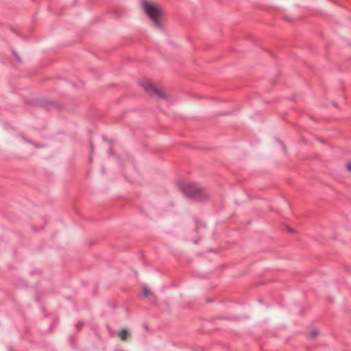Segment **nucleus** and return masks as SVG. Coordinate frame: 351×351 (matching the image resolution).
Masks as SVG:
<instances>
[{
    "instance_id": "1a4fd4ad",
    "label": "nucleus",
    "mask_w": 351,
    "mask_h": 351,
    "mask_svg": "<svg viewBox=\"0 0 351 351\" xmlns=\"http://www.w3.org/2000/svg\"><path fill=\"white\" fill-rule=\"evenodd\" d=\"M287 230H288V231H289V232H293V229H291V228H287Z\"/></svg>"
},
{
    "instance_id": "0eeeda50",
    "label": "nucleus",
    "mask_w": 351,
    "mask_h": 351,
    "mask_svg": "<svg viewBox=\"0 0 351 351\" xmlns=\"http://www.w3.org/2000/svg\"><path fill=\"white\" fill-rule=\"evenodd\" d=\"M347 168H348V171H351V163L350 162L347 163Z\"/></svg>"
},
{
    "instance_id": "f257e3e1",
    "label": "nucleus",
    "mask_w": 351,
    "mask_h": 351,
    "mask_svg": "<svg viewBox=\"0 0 351 351\" xmlns=\"http://www.w3.org/2000/svg\"><path fill=\"white\" fill-rule=\"evenodd\" d=\"M180 190L186 197L196 201H204L208 198L206 191L195 183L182 184Z\"/></svg>"
},
{
    "instance_id": "423d86ee",
    "label": "nucleus",
    "mask_w": 351,
    "mask_h": 351,
    "mask_svg": "<svg viewBox=\"0 0 351 351\" xmlns=\"http://www.w3.org/2000/svg\"><path fill=\"white\" fill-rule=\"evenodd\" d=\"M317 333H318L317 330H314L312 332H311L310 336L311 337H315L317 335Z\"/></svg>"
},
{
    "instance_id": "f03ea898",
    "label": "nucleus",
    "mask_w": 351,
    "mask_h": 351,
    "mask_svg": "<svg viewBox=\"0 0 351 351\" xmlns=\"http://www.w3.org/2000/svg\"><path fill=\"white\" fill-rule=\"evenodd\" d=\"M143 7L147 15L153 21L154 25L158 28H161L160 16L161 12L159 7L153 5L147 1L143 2Z\"/></svg>"
},
{
    "instance_id": "20e7f679",
    "label": "nucleus",
    "mask_w": 351,
    "mask_h": 351,
    "mask_svg": "<svg viewBox=\"0 0 351 351\" xmlns=\"http://www.w3.org/2000/svg\"><path fill=\"white\" fill-rule=\"evenodd\" d=\"M118 336L123 341H125L128 338V331L125 329H122L118 332Z\"/></svg>"
},
{
    "instance_id": "9d476101",
    "label": "nucleus",
    "mask_w": 351,
    "mask_h": 351,
    "mask_svg": "<svg viewBox=\"0 0 351 351\" xmlns=\"http://www.w3.org/2000/svg\"><path fill=\"white\" fill-rule=\"evenodd\" d=\"M90 150L93 151V145L91 143H90Z\"/></svg>"
},
{
    "instance_id": "7ed1b4c3",
    "label": "nucleus",
    "mask_w": 351,
    "mask_h": 351,
    "mask_svg": "<svg viewBox=\"0 0 351 351\" xmlns=\"http://www.w3.org/2000/svg\"><path fill=\"white\" fill-rule=\"evenodd\" d=\"M141 86L150 95H154L160 98L165 97V93L159 89L156 88L149 82L143 81L141 82Z\"/></svg>"
},
{
    "instance_id": "39448f33",
    "label": "nucleus",
    "mask_w": 351,
    "mask_h": 351,
    "mask_svg": "<svg viewBox=\"0 0 351 351\" xmlns=\"http://www.w3.org/2000/svg\"><path fill=\"white\" fill-rule=\"evenodd\" d=\"M143 295L147 298H149L151 295H152V291L147 287H143Z\"/></svg>"
},
{
    "instance_id": "6e6552de",
    "label": "nucleus",
    "mask_w": 351,
    "mask_h": 351,
    "mask_svg": "<svg viewBox=\"0 0 351 351\" xmlns=\"http://www.w3.org/2000/svg\"><path fill=\"white\" fill-rule=\"evenodd\" d=\"M13 55L14 56L19 60V61H21L20 59H19V57L16 54V53L14 51H13Z\"/></svg>"
}]
</instances>
